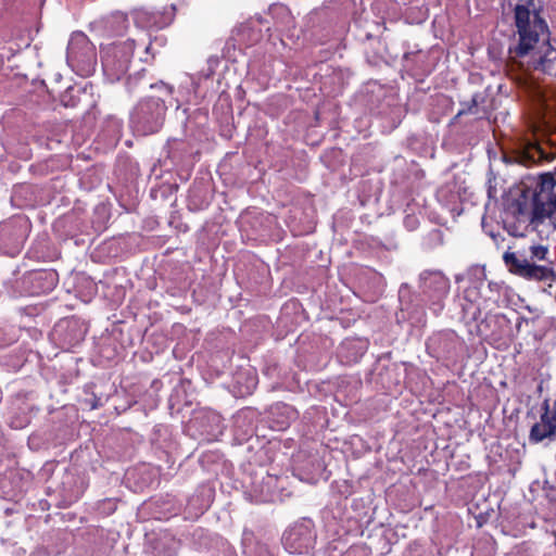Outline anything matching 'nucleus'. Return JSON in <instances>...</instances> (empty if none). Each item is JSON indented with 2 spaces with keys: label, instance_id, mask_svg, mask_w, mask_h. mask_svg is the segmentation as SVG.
<instances>
[{
  "label": "nucleus",
  "instance_id": "1",
  "mask_svg": "<svg viewBox=\"0 0 556 556\" xmlns=\"http://www.w3.org/2000/svg\"><path fill=\"white\" fill-rule=\"evenodd\" d=\"M516 42L508 48L507 63L523 72L540 71L556 77V49L549 42L546 21L533 0L514 8Z\"/></svg>",
  "mask_w": 556,
  "mask_h": 556
},
{
  "label": "nucleus",
  "instance_id": "3",
  "mask_svg": "<svg viewBox=\"0 0 556 556\" xmlns=\"http://www.w3.org/2000/svg\"><path fill=\"white\" fill-rule=\"evenodd\" d=\"M530 258L521 257L516 252L506 251L503 261L508 271L529 281L552 282L556 281V274L551 266L538 265L535 261L547 258L548 248L542 244L531 245Z\"/></svg>",
  "mask_w": 556,
  "mask_h": 556
},
{
  "label": "nucleus",
  "instance_id": "20",
  "mask_svg": "<svg viewBox=\"0 0 556 556\" xmlns=\"http://www.w3.org/2000/svg\"><path fill=\"white\" fill-rule=\"evenodd\" d=\"M48 277L52 278V274L42 273L37 275V279H47Z\"/></svg>",
  "mask_w": 556,
  "mask_h": 556
},
{
  "label": "nucleus",
  "instance_id": "5",
  "mask_svg": "<svg viewBox=\"0 0 556 556\" xmlns=\"http://www.w3.org/2000/svg\"><path fill=\"white\" fill-rule=\"evenodd\" d=\"M167 106L161 97H147L134 109L131 123L142 135L157 132L165 119Z\"/></svg>",
  "mask_w": 556,
  "mask_h": 556
},
{
  "label": "nucleus",
  "instance_id": "6",
  "mask_svg": "<svg viewBox=\"0 0 556 556\" xmlns=\"http://www.w3.org/2000/svg\"><path fill=\"white\" fill-rule=\"evenodd\" d=\"M136 42L132 39L117 41L109 45L101 50L102 65L106 70H112L115 75L125 74L134 56Z\"/></svg>",
  "mask_w": 556,
  "mask_h": 556
},
{
  "label": "nucleus",
  "instance_id": "12",
  "mask_svg": "<svg viewBox=\"0 0 556 556\" xmlns=\"http://www.w3.org/2000/svg\"><path fill=\"white\" fill-rule=\"evenodd\" d=\"M135 22L141 27L151 28L156 26V16L141 8L135 11Z\"/></svg>",
  "mask_w": 556,
  "mask_h": 556
},
{
  "label": "nucleus",
  "instance_id": "7",
  "mask_svg": "<svg viewBox=\"0 0 556 556\" xmlns=\"http://www.w3.org/2000/svg\"><path fill=\"white\" fill-rule=\"evenodd\" d=\"M422 293L428 298L434 313L442 312L443 301L451 288L450 279L439 270H427L420 276Z\"/></svg>",
  "mask_w": 556,
  "mask_h": 556
},
{
  "label": "nucleus",
  "instance_id": "15",
  "mask_svg": "<svg viewBox=\"0 0 556 556\" xmlns=\"http://www.w3.org/2000/svg\"><path fill=\"white\" fill-rule=\"evenodd\" d=\"M477 108H478V102H477V100L473 98V99H471V101H470V102L466 103V104L464 105V108H462V109L458 111V113H457L456 117L462 116V115H466V114H473V113H476V112H477Z\"/></svg>",
  "mask_w": 556,
  "mask_h": 556
},
{
  "label": "nucleus",
  "instance_id": "25",
  "mask_svg": "<svg viewBox=\"0 0 556 556\" xmlns=\"http://www.w3.org/2000/svg\"><path fill=\"white\" fill-rule=\"evenodd\" d=\"M466 317H467V309L464 308V318H466Z\"/></svg>",
  "mask_w": 556,
  "mask_h": 556
},
{
  "label": "nucleus",
  "instance_id": "23",
  "mask_svg": "<svg viewBox=\"0 0 556 556\" xmlns=\"http://www.w3.org/2000/svg\"><path fill=\"white\" fill-rule=\"evenodd\" d=\"M413 220V222H416L415 218H410L409 216L406 218V224H409V222Z\"/></svg>",
  "mask_w": 556,
  "mask_h": 556
},
{
  "label": "nucleus",
  "instance_id": "13",
  "mask_svg": "<svg viewBox=\"0 0 556 556\" xmlns=\"http://www.w3.org/2000/svg\"><path fill=\"white\" fill-rule=\"evenodd\" d=\"M275 412L280 413L286 417L282 421H280L277 426V430H285L289 427L290 420L295 418L296 412L289 405L282 404L277 405L275 408Z\"/></svg>",
  "mask_w": 556,
  "mask_h": 556
},
{
  "label": "nucleus",
  "instance_id": "11",
  "mask_svg": "<svg viewBox=\"0 0 556 556\" xmlns=\"http://www.w3.org/2000/svg\"><path fill=\"white\" fill-rule=\"evenodd\" d=\"M128 26V16L123 12H114L104 18V28L111 36L124 35Z\"/></svg>",
  "mask_w": 556,
  "mask_h": 556
},
{
  "label": "nucleus",
  "instance_id": "16",
  "mask_svg": "<svg viewBox=\"0 0 556 556\" xmlns=\"http://www.w3.org/2000/svg\"><path fill=\"white\" fill-rule=\"evenodd\" d=\"M523 323H526V324H527V323H528V318H527V317H525V316H520V317H518L517 323H516V329H517V331H520V328H521V326H522V324H523Z\"/></svg>",
  "mask_w": 556,
  "mask_h": 556
},
{
  "label": "nucleus",
  "instance_id": "9",
  "mask_svg": "<svg viewBox=\"0 0 556 556\" xmlns=\"http://www.w3.org/2000/svg\"><path fill=\"white\" fill-rule=\"evenodd\" d=\"M548 147L546 150L541 142H528L517 152V162L527 167L552 162L556 157V143L548 141Z\"/></svg>",
  "mask_w": 556,
  "mask_h": 556
},
{
  "label": "nucleus",
  "instance_id": "4",
  "mask_svg": "<svg viewBox=\"0 0 556 556\" xmlns=\"http://www.w3.org/2000/svg\"><path fill=\"white\" fill-rule=\"evenodd\" d=\"M66 61L79 76H90L97 65V51L93 43L81 31L73 33L66 49Z\"/></svg>",
  "mask_w": 556,
  "mask_h": 556
},
{
  "label": "nucleus",
  "instance_id": "8",
  "mask_svg": "<svg viewBox=\"0 0 556 556\" xmlns=\"http://www.w3.org/2000/svg\"><path fill=\"white\" fill-rule=\"evenodd\" d=\"M556 435V401L549 406L548 400L542 403L540 421L535 422L529 434L533 443L542 442L545 439H553Z\"/></svg>",
  "mask_w": 556,
  "mask_h": 556
},
{
  "label": "nucleus",
  "instance_id": "10",
  "mask_svg": "<svg viewBox=\"0 0 556 556\" xmlns=\"http://www.w3.org/2000/svg\"><path fill=\"white\" fill-rule=\"evenodd\" d=\"M509 320L503 314L486 315L477 325V336L488 341H500L503 338L502 327Z\"/></svg>",
  "mask_w": 556,
  "mask_h": 556
},
{
  "label": "nucleus",
  "instance_id": "2",
  "mask_svg": "<svg viewBox=\"0 0 556 556\" xmlns=\"http://www.w3.org/2000/svg\"><path fill=\"white\" fill-rule=\"evenodd\" d=\"M556 179L552 173L539 175L535 187L526 189L515 201L514 215L518 224H523V230H515L514 236H525L528 231H539L546 219H551L556 229Z\"/></svg>",
  "mask_w": 556,
  "mask_h": 556
},
{
  "label": "nucleus",
  "instance_id": "24",
  "mask_svg": "<svg viewBox=\"0 0 556 556\" xmlns=\"http://www.w3.org/2000/svg\"><path fill=\"white\" fill-rule=\"evenodd\" d=\"M278 10L283 11V12L287 11V9L285 7H282V5L279 7Z\"/></svg>",
  "mask_w": 556,
  "mask_h": 556
},
{
  "label": "nucleus",
  "instance_id": "22",
  "mask_svg": "<svg viewBox=\"0 0 556 556\" xmlns=\"http://www.w3.org/2000/svg\"><path fill=\"white\" fill-rule=\"evenodd\" d=\"M294 533L290 532L288 535L285 536L286 542H288Z\"/></svg>",
  "mask_w": 556,
  "mask_h": 556
},
{
  "label": "nucleus",
  "instance_id": "14",
  "mask_svg": "<svg viewBox=\"0 0 556 556\" xmlns=\"http://www.w3.org/2000/svg\"><path fill=\"white\" fill-rule=\"evenodd\" d=\"M117 508V503L113 498H104L98 503L97 510L101 516H110Z\"/></svg>",
  "mask_w": 556,
  "mask_h": 556
},
{
  "label": "nucleus",
  "instance_id": "19",
  "mask_svg": "<svg viewBox=\"0 0 556 556\" xmlns=\"http://www.w3.org/2000/svg\"><path fill=\"white\" fill-rule=\"evenodd\" d=\"M161 89L164 91V93H165L166 96L172 94V88H170V87L163 85V86L161 87Z\"/></svg>",
  "mask_w": 556,
  "mask_h": 556
},
{
  "label": "nucleus",
  "instance_id": "21",
  "mask_svg": "<svg viewBox=\"0 0 556 556\" xmlns=\"http://www.w3.org/2000/svg\"><path fill=\"white\" fill-rule=\"evenodd\" d=\"M430 72H431V68L430 67H426L422 71H420L418 74H420V75H428Z\"/></svg>",
  "mask_w": 556,
  "mask_h": 556
},
{
  "label": "nucleus",
  "instance_id": "17",
  "mask_svg": "<svg viewBox=\"0 0 556 556\" xmlns=\"http://www.w3.org/2000/svg\"><path fill=\"white\" fill-rule=\"evenodd\" d=\"M473 308H475V311L472 312L470 320H476L478 315H480V313H481L480 307L475 306Z\"/></svg>",
  "mask_w": 556,
  "mask_h": 556
},
{
  "label": "nucleus",
  "instance_id": "26",
  "mask_svg": "<svg viewBox=\"0 0 556 556\" xmlns=\"http://www.w3.org/2000/svg\"><path fill=\"white\" fill-rule=\"evenodd\" d=\"M62 102L64 103L65 106L70 105L67 102L64 101V99L62 100Z\"/></svg>",
  "mask_w": 556,
  "mask_h": 556
},
{
  "label": "nucleus",
  "instance_id": "18",
  "mask_svg": "<svg viewBox=\"0 0 556 556\" xmlns=\"http://www.w3.org/2000/svg\"><path fill=\"white\" fill-rule=\"evenodd\" d=\"M414 58L416 61H422L426 58V54L424 52L419 51L414 55Z\"/></svg>",
  "mask_w": 556,
  "mask_h": 556
}]
</instances>
